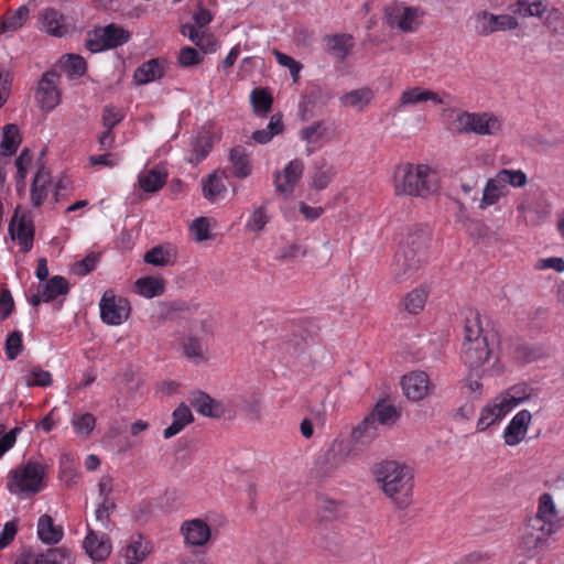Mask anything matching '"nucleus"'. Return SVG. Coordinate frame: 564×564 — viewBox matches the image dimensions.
I'll return each instance as SVG.
<instances>
[{"label":"nucleus","mask_w":564,"mask_h":564,"mask_svg":"<svg viewBox=\"0 0 564 564\" xmlns=\"http://www.w3.org/2000/svg\"><path fill=\"white\" fill-rule=\"evenodd\" d=\"M462 359L476 375H499L503 366L498 354L496 336L481 326L480 315L469 312L465 318Z\"/></svg>","instance_id":"1"},{"label":"nucleus","mask_w":564,"mask_h":564,"mask_svg":"<svg viewBox=\"0 0 564 564\" xmlns=\"http://www.w3.org/2000/svg\"><path fill=\"white\" fill-rule=\"evenodd\" d=\"M375 479L386 497L398 509H406L413 502L414 473L401 462L388 459L373 466Z\"/></svg>","instance_id":"2"},{"label":"nucleus","mask_w":564,"mask_h":564,"mask_svg":"<svg viewBox=\"0 0 564 564\" xmlns=\"http://www.w3.org/2000/svg\"><path fill=\"white\" fill-rule=\"evenodd\" d=\"M397 196L429 197L440 189L437 173L427 164L399 163L392 172Z\"/></svg>","instance_id":"3"},{"label":"nucleus","mask_w":564,"mask_h":564,"mask_svg":"<svg viewBox=\"0 0 564 564\" xmlns=\"http://www.w3.org/2000/svg\"><path fill=\"white\" fill-rule=\"evenodd\" d=\"M451 127L458 133L497 137L502 133L503 118L495 112L453 109Z\"/></svg>","instance_id":"4"},{"label":"nucleus","mask_w":564,"mask_h":564,"mask_svg":"<svg viewBox=\"0 0 564 564\" xmlns=\"http://www.w3.org/2000/svg\"><path fill=\"white\" fill-rule=\"evenodd\" d=\"M555 533V531L528 519L519 528L512 564H527V561L538 557Z\"/></svg>","instance_id":"5"},{"label":"nucleus","mask_w":564,"mask_h":564,"mask_svg":"<svg viewBox=\"0 0 564 564\" xmlns=\"http://www.w3.org/2000/svg\"><path fill=\"white\" fill-rule=\"evenodd\" d=\"M45 466L39 462L30 460L9 473L7 488L13 495L29 497L45 488Z\"/></svg>","instance_id":"6"},{"label":"nucleus","mask_w":564,"mask_h":564,"mask_svg":"<svg viewBox=\"0 0 564 564\" xmlns=\"http://www.w3.org/2000/svg\"><path fill=\"white\" fill-rule=\"evenodd\" d=\"M180 534L186 550L204 553L214 542L217 530L207 518L194 517L181 523Z\"/></svg>","instance_id":"7"},{"label":"nucleus","mask_w":564,"mask_h":564,"mask_svg":"<svg viewBox=\"0 0 564 564\" xmlns=\"http://www.w3.org/2000/svg\"><path fill=\"white\" fill-rule=\"evenodd\" d=\"M68 181L64 177L54 181L50 171L41 167L35 173L30 198L33 207H40L44 204H54L61 199L62 193L67 189Z\"/></svg>","instance_id":"8"},{"label":"nucleus","mask_w":564,"mask_h":564,"mask_svg":"<svg viewBox=\"0 0 564 564\" xmlns=\"http://www.w3.org/2000/svg\"><path fill=\"white\" fill-rule=\"evenodd\" d=\"M399 417V413L393 405L378 404L371 415L365 419L351 432V437L356 443L368 444L376 437L375 423L392 424Z\"/></svg>","instance_id":"9"},{"label":"nucleus","mask_w":564,"mask_h":564,"mask_svg":"<svg viewBox=\"0 0 564 564\" xmlns=\"http://www.w3.org/2000/svg\"><path fill=\"white\" fill-rule=\"evenodd\" d=\"M474 32L478 36H488L496 32L511 31L518 28L519 22L511 14H494L487 10L475 11L470 18Z\"/></svg>","instance_id":"10"},{"label":"nucleus","mask_w":564,"mask_h":564,"mask_svg":"<svg viewBox=\"0 0 564 564\" xmlns=\"http://www.w3.org/2000/svg\"><path fill=\"white\" fill-rule=\"evenodd\" d=\"M101 321L111 326L123 324L130 316L131 306L127 299L106 291L99 303Z\"/></svg>","instance_id":"11"},{"label":"nucleus","mask_w":564,"mask_h":564,"mask_svg":"<svg viewBox=\"0 0 564 564\" xmlns=\"http://www.w3.org/2000/svg\"><path fill=\"white\" fill-rule=\"evenodd\" d=\"M208 333L207 321H195L192 323L188 334L181 339V347L183 354L197 361H206L207 346L204 343V337Z\"/></svg>","instance_id":"12"},{"label":"nucleus","mask_w":564,"mask_h":564,"mask_svg":"<svg viewBox=\"0 0 564 564\" xmlns=\"http://www.w3.org/2000/svg\"><path fill=\"white\" fill-rule=\"evenodd\" d=\"M202 196L209 204H217L228 195V174L223 169H216L202 177Z\"/></svg>","instance_id":"13"},{"label":"nucleus","mask_w":564,"mask_h":564,"mask_svg":"<svg viewBox=\"0 0 564 564\" xmlns=\"http://www.w3.org/2000/svg\"><path fill=\"white\" fill-rule=\"evenodd\" d=\"M68 290L67 280L61 275H55L39 283L35 292L28 296V301L33 307H37L41 303H48L61 295L67 294Z\"/></svg>","instance_id":"14"},{"label":"nucleus","mask_w":564,"mask_h":564,"mask_svg":"<svg viewBox=\"0 0 564 564\" xmlns=\"http://www.w3.org/2000/svg\"><path fill=\"white\" fill-rule=\"evenodd\" d=\"M129 37L128 31L111 24L96 32L94 39L87 42V46L91 52H99L122 45L128 42Z\"/></svg>","instance_id":"15"},{"label":"nucleus","mask_w":564,"mask_h":564,"mask_svg":"<svg viewBox=\"0 0 564 564\" xmlns=\"http://www.w3.org/2000/svg\"><path fill=\"white\" fill-rule=\"evenodd\" d=\"M446 93L435 91L421 86L409 87L404 89L399 98V108L413 107L422 102L431 101L434 105H444L447 102Z\"/></svg>","instance_id":"16"},{"label":"nucleus","mask_w":564,"mask_h":564,"mask_svg":"<svg viewBox=\"0 0 564 564\" xmlns=\"http://www.w3.org/2000/svg\"><path fill=\"white\" fill-rule=\"evenodd\" d=\"M35 98L41 108L46 111L53 110L61 102L58 75L56 73L47 72L42 76Z\"/></svg>","instance_id":"17"},{"label":"nucleus","mask_w":564,"mask_h":564,"mask_svg":"<svg viewBox=\"0 0 564 564\" xmlns=\"http://www.w3.org/2000/svg\"><path fill=\"white\" fill-rule=\"evenodd\" d=\"M532 423V414L528 410L519 411L506 425L502 431V440L505 445L514 447L522 443L529 432Z\"/></svg>","instance_id":"18"},{"label":"nucleus","mask_w":564,"mask_h":564,"mask_svg":"<svg viewBox=\"0 0 564 564\" xmlns=\"http://www.w3.org/2000/svg\"><path fill=\"white\" fill-rule=\"evenodd\" d=\"M432 383L426 372L411 371L401 379V389L405 398L416 402L423 400L430 392Z\"/></svg>","instance_id":"19"},{"label":"nucleus","mask_w":564,"mask_h":564,"mask_svg":"<svg viewBox=\"0 0 564 564\" xmlns=\"http://www.w3.org/2000/svg\"><path fill=\"white\" fill-rule=\"evenodd\" d=\"M510 413L499 395L489 400L480 410L477 422L476 432L482 433L489 427L498 425Z\"/></svg>","instance_id":"20"},{"label":"nucleus","mask_w":564,"mask_h":564,"mask_svg":"<svg viewBox=\"0 0 564 564\" xmlns=\"http://www.w3.org/2000/svg\"><path fill=\"white\" fill-rule=\"evenodd\" d=\"M83 547L93 562H104L111 554L112 543L108 534L88 529Z\"/></svg>","instance_id":"21"},{"label":"nucleus","mask_w":564,"mask_h":564,"mask_svg":"<svg viewBox=\"0 0 564 564\" xmlns=\"http://www.w3.org/2000/svg\"><path fill=\"white\" fill-rule=\"evenodd\" d=\"M9 234L13 240H18L23 251H29L33 246V225L28 215L15 209L9 224Z\"/></svg>","instance_id":"22"},{"label":"nucleus","mask_w":564,"mask_h":564,"mask_svg":"<svg viewBox=\"0 0 564 564\" xmlns=\"http://www.w3.org/2000/svg\"><path fill=\"white\" fill-rule=\"evenodd\" d=\"M423 15L424 11L419 8L400 7L389 13L388 21L403 32H415L422 24Z\"/></svg>","instance_id":"23"},{"label":"nucleus","mask_w":564,"mask_h":564,"mask_svg":"<svg viewBox=\"0 0 564 564\" xmlns=\"http://www.w3.org/2000/svg\"><path fill=\"white\" fill-rule=\"evenodd\" d=\"M152 553L151 541L142 534L131 535L122 547L120 556L123 564H141Z\"/></svg>","instance_id":"24"},{"label":"nucleus","mask_w":564,"mask_h":564,"mask_svg":"<svg viewBox=\"0 0 564 564\" xmlns=\"http://www.w3.org/2000/svg\"><path fill=\"white\" fill-rule=\"evenodd\" d=\"M529 519L555 532L561 529L556 505L553 497L546 492L540 496L536 513Z\"/></svg>","instance_id":"25"},{"label":"nucleus","mask_w":564,"mask_h":564,"mask_svg":"<svg viewBox=\"0 0 564 564\" xmlns=\"http://www.w3.org/2000/svg\"><path fill=\"white\" fill-rule=\"evenodd\" d=\"M304 164L300 160L290 161L286 166L274 176V185L278 192L291 195L302 178Z\"/></svg>","instance_id":"26"},{"label":"nucleus","mask_w":564,"mask_h":564,"mask_svg":"<svg viewBox=\"0 0 564 564\" xmlns=\"http://www.w3.org/2000/svg\"><path fill=\"white\" fill-rule=\"evenodd\" d=\"M300 139L306 143L307 151L314 152L330 139V127L326 121H316L299 132Z\"/></svg>","instance_id":"27"},{"label":"nucleus","mask_w":564,"mask_h":564,"mask_svg":"<svg viewBox=\"0 0 564 564\" xmlns=\"http://www.w3.org/2000/svg\"><path fill=\"white\" fill-rule=\"evenodd\" d=\"M215 137L207 130H202L191 140V150L186 154V161L193 165L202 163L210 153Z\"/></svg>","instance_id":"28"},{"label":"nucleus","mask_w":564,"mask_h":564,"mask_svg":"<svg viewBox=\"0 0 564 564\" xmlns=\"http://www.w3.org/2000/svg\"><path fill=\"white\" fill-rule=\"evenodd\" d=\"M509 195V188L505 186L501 178L497 174L489 177L481 193V198L478 204V208L485 210L496 204H498L502 198Z\"/></svg>","instance_id":"29"},{"label":"nucleus","mask_w":564,"mask_h":564,"mask_svg":"<svg viewBox=\"0 0 564 564\" xmlns=\"http://www.w3.org/2000/svg\"><path fill=\"white\" fill-rule=\"evenodd\" d=\"M228 161L230 163V173L234 177L243 180L251 175L252 163L250 154L243 147H234L229 151Z\"/></svg>","instance_id":"30"},{"label":"nucleus","mask_w":564,"mask_h":564,"mask_svg":"<svg viewBox=\"0 0 564 564\" xmlns=\"http://www.w3.org/2000/svg\"><path fill=\"white\" fill-rule=\"evenodd\" d=\"M332 98L330 93L324 88L316 86L307 95H305L299 105V116L302 121L310 120L314 115V108L317 105H326Z\"/></svg>","instance_id":"31"},{"label":"nucleus","mask_w":564,"mask_h":564,"mask_svg":"<svg viewBox=\"0 0 564 564\" xmlns=\"http://www.w3.org/2000/svg\"><path fill=\"white\" fill-rule=\"evenodd\" d=\"M39 28L43 32L58 37L65 35L67 32V25L63 14L55 9H45L42 11L39 19Z\"/></svg>","instance_id":"32"},{"label":"nucleus","mask_w":564,"mask_h":564,"mask_svg":"<svg viewBox=\"0 0 564 564\" xmlns=\"http://www.w3.org/2000/svg\"><path fill=\"white\" fill-rule=\"evenodd\" d=\"M420 259L408 257L406 253H398L391 267V273L397 282L406 281L419 268Z\"/></svg>","instance_id":"33"},{"label":"nucleus","mask_w":564,"mask_h":564,"mask_svg":"<svg viewBox=\"0 0 564 564\" xmlns=\"http://www.w3.org/2000/svg\"><path fill=\"white\" fill-rule=\"evenodd\" d=\"M165 291V281L160 276H142L134 283V292L142 297L153 299Z\"/></svg>","instance_id":"34"},{"label":"nucleus","mask_w":564,"mask_h":564,"mask_svg":"<svg viewBox=\"0 0 564 564\" xmlns=\"http://www.w3.org/2000/svg\"><path fill=\"white\" fill-rule=\"evenodd\" d=\"M191 409L181 403L172 414V423L163 431L164 438H171L178 434L186 425L193 422Z\"/></svg>","instance_id":"35"},{"label":"nucleus","mask_w":564,"mask_h":564,"mask_svg":"<svg viewBox=\"0 0 564 564\" xmlns=\"http://www.w3.org/2000/svg\"><path fill=\"white\" fill-rule=\"evenodd\" d=\"M176 254L177 252L174 246L162 245L149 250L144 254V262L155 267H165L174 262Z\"/></svg>","instance_id":"36"},{"label":"nucleus","mask_w":564,"mask_h":564,"mask_svg":"<svg viewBox=\"0 0 564 564\" xmlns=\"http://www.w3.org/2000/svg\"><path fill=\"white\" fill-rule=\"evenodd\" d=\"M532 388L527 384H517L506 391L499 393V398L502 399L509 411L527 402L532 397Z\"/></svg>","instance_id":"37"},{"label":"nucleus","mask_w":564,"mask_h":564,"mask_svg":"<svg viewBox=\"0 0 564 564\" xmlns=\"http://www.w3.org/2000/svg\"><path fill=\"white\" fill-rule=\"evenodd\" d=\"M21 381L29 388H45L52 384V375L40 366H29L21 370Z\"/></svg>","instance_id":"38"},{"label":"nucleus","mask_w":564,"mask_h":564,"mask_svg":"<svg viewBox=\"0 0 564 564\" xmlns=\"http://www.w3.org/2000/svg\"><path fill=\"white\" fill-rule=\"evenodd\" d=\"M372 98L373 91L370 88L364 87L343 95L339 100L344 107L362 110L371 102Z\"/></svg>","instance_id":"39"},{"label":"nucleus","mask_w":564,"mask_h":564,"mask_svg":"<svg viewBox=\"0 0 564 564\" xmlns=\"http://www.w3.org/2000/svg\"><path fill=\"white\" fill-rule=\"evenodd\" d=\"M37 534L42 542L55 544L62 539L63 530L54 525L53 519L50 516L43 514L37 521Z\"/></svg>","instance_id":"40"},{"label":"nucleus","mask_w":564,"mask_h":564,"mask_svg":"<svg viewBox=\"0 0 564 564\" xmlns=\"http://www.w3.org/2000/svg\"><path fill=\"white\" fill-rule=\"evenodd\" d=\"M192 405L204 416L219 417L224 413V409L219 402L202 392L194 395Z\"/></svg>","instance_id":"41"},{"label":"nucleus","mask_w":564,"mask_h":564,"mask_svg":"<svg viewBox=\"0 0 564 564\" xmlns=\"http://www.w3.org/2000/svg\"><path fill=\"white\" fill-rule=\"evenodd\" d=\"M29 9L21 6L17 11L6 15L0 22V35L11 36L17 32L28 20Z\"/></svg>","instance_id":"42"},{"label":"nucleus","mask_w":564,"mask_h":564,"mask_svg":"<svg viewBox=\"0 0 564 564\" xmlns=\"http://www.w3.org/2000/svg\"><path fill=\"white\" fill-rule=\"evenodd\" d=\"M354 42L350 35L338 34L326 39L328 52L337 59L343 61L352 48Z\"/></svg>","instance_id":"43"},{"label":"nucleus","mask_w":564,"mask_h":564,"mask_svg":"<svg viewBox=\"0 0 564 564\" xmlns=\"http://www.w3.org/2000/svg\"><path fill=\"white\" fill-rule=\"evenodd\" d=\"M166 180V174L158 169L143 171L139 173L138 182L140 187L148 193L159 191Z\"/></svg>","instance_id":"44"},{"label":"nucleus","mask_w":564,"mask_h":564,"mask_svg":"<svg viewBox=\"0 0 564 564\" xmlns=\"http://www.w3.org/2000/svg\"><path fill=\"white\" fill-rule=\"evenodd\" d=\"M37 564H72L73 553L65 546L50 549L44 553H35Z\"/></svg>","instance_id":"45"},{"label":"nucleus","mask_w":564,"mask_h":564,"mask_svg":"<svg viewBox=\"0 0 564 564\" xmlns=\"http://www.w3.org/2000/svg\"><path fill=\"white\" fill-rule=\"evenodd\" d=\"M21 143L19 128L15 124H6L2 129V140L0 151L2 155H12Z\"/></svg>","instance_id":"46"},{"label":"nucleus","mask_w":564,"mask_h":564,"mask_svg":"<svg viewBox=\"0 0 564 564\" xmlns=\"http://www.w3.org/2000/svg\"><path fill=\"white\" fill-rule=\"evenodd\" d=\"M335 169L333 165L322 162L315 167L310 176V184L313 188L321 191L328 186L333 177L335 176Z\"/></svg>","instance_id":"47"},{"label":"nucleus","mask_w":564,"mask_h":564,"mask_svg":"<svg viewBox=\"0 0 564 564\" xmlns=\"http://www.w3.org/2000/svg\"><path fill=\"white\" fill-rule=\"evenodd\" d=\"M270 214L264 206L253 207L246 221L245 228L252 234H260L263 231L270 221Z\"/></svg>","instance_id":"48"},{"label":"nucleus","mask_w":564,"mask_h":564,"mask_svg":"<svg viewBox=\"0 0 564 564\" xmlns=\"http://www.w3.org/2000/svg\"><path fill=\"white\" fill-rule=\"evenodd\" d=\"M272 252L279 260H293L305 254V250L300 245L283 239L274 242Z\"/></svg>","instance_id":"49"},{"label":"nucleus","mask_w":564,"mask_h":564,"mask_svg":"<svg viewBox=\"0 0 564 564\" xmlns=\"http://www.w3.org/2000/svg\"><path fill=\"white\" fill-rule=\"evenodd\" d=\"M59 65L69 78H78L86 72V62L79 55L66 54L61 57Z\"/></svg>","instance_id":"50"},{"label":"nucleus","mask_w":564,"mask_h":564,"mask_svg":"<svg viewBox=\"0 0 564 564\" xmlns=\"http://www.w3.org/2000/svg\"><path fill=\"white\" fill-rule=\"evenodd\" d=\"M496 174L508 188H523L529 183L527 173L521 169H501Z\"/></svg>","instance_id":"51"},{"label":"nucleus","mask_w":564,"mask_h":564,"mask_svg":"<svg viewBox=\"0 0 564 564\" xmlns=\"http://www.w3.org/2000/svg\"><path fill=\"white\" fill-rule=\"evenodd\" d=\"M547 11L546 0H518L516 12L523 18H542Z\"/></svg>","instance_id":"52"},{"label":"nucleus","mask_w":564,"mask_h":564,"mask_svg":"<svg viewBox=\"0 0 564 564\" xmlns=\"http://www.w3.org/2000/svg\"><path fill=\"white\" fill-rule=\"evenodd\" d=\"M283 130V122L281 117L272 116L267 128L257 130L252 133V140L259 144H265L280 134Z\"/></svg>","instance_id":"53"},{"label":"nucleus","mask_w":564,"mask_h":564,"mask_svg":"<svg viewBox=\"0 0 564 564\" xmlns=\"http://www.w3.org/2000/svg\"><path fill=\"white\" fill-rule=\"evenodd\" d=\"M162 75V67L156 59H151L142 64L134 73V80L140 84H148L160 78Z\"/></svg>","instance_id":"54"},{"label":"nucleus","mask_w":564,"mask_h":564,"mask_svg":"<svg viewBox=\"0 0 564 564\" xmlns=\"http://www.w3.org/2000/svg\"><path fill=\"white\" fill-rule=\"evenodd\" d=\"M212 226H213L212 218L202 216V217L195 218L191 223V225L188 227V231H189L191 237L196 242H203V241L208 240L212 237V232H210Z\"/></svg>","instance_id":"55"},{"label":"nucleus","mask_w":564,"mask_h":564,"mask_svg":"<svg viewBox=\"0 0 564 564\" xmlns=\"http://www.w3.org/2000/svg\"><path fill=\"white\" fill-rule=\"evenodd\" d=\"M74 432L77 436L87 437L96 426V417L91 413L74 414L70 420Z\"/></svg>","instance_id":"56"},{"label":"nucleus","mask_w":564,"mask_h":564,"mask_svg":"<svg viewBox=\"0 0 564 564\" xmlns=\"http://www.w3.org/2000/svg\"><path fill=\"white\" fill-rule=\"evenodd\" d=\"M426 300L427 291L424 288H417L405 295L403 306L410 314H417L424 308Z\"/></svg>","instance_id":"57"},{"label":"nucleus","mask_w":564,"mask_h":564,"mask_svg":"<svg viewBox=\"0 0 564 564\" xmlns=\"http://www.w3.org/2000/svg\"><path fill=\"white\" fill-rule=\"evenodd\" d=\"M253 111L259 117H264L272 106V96L267 89H253L250 94Z\"/></svg>","instance_id":"58"},{"label":"nucleus","mask_w":564,"mask_h":564,"mask_svg":"<svg viewBox=\"0 0 564 564\" xmlns=\"http://www.w3.org/2000/svg\"><path fill=\"white\" fill-rule=\"evenodd\" d=\"M75 460L72 453H65L59 458V479L67 485H72L77 476Z\"/></svg>","instance_id":"59"},{"label":"nucleus","mask_w":564,"mask_h":564,"mask_svg":"<svg viewBox=\"0 0 564 564\" xmlns=\"http://www.w3.org/2000/svg\"><path fill=\"white\" fill-rule=\"evenodd\" d=\"M273 55L280 66L286 67L290 70L293 82L297 83L300 79V73L303 68L302 64L295 61L292 56L278 50L273 51Z\"/></svg>","instance_id":"60"},{"label":"nucleus","mask_w":564,"mask_h":564,"mask_svg":"<svg viewBox=\"0 0 564 564\" xmlns=\"http://www.w3.org/2000/svg\"><path fill=\"white\" fill-rule=\"evenodd\" d=\"M22 351V334L18 330L8 335L6 340V352L10 360H14Z\"/></svg>","instance_id":"61"},{"label":"nucleus","mask_w":564,"mask_h":564,"mask_svg":"<svg viewBox=\"0 0 564 564\" xmlns=\"http://www.w3.org/2000/svg\"><path fill=\"white\" fill-rule=\"evenodd\" d=\"M534 268L540 271L553 270L557 273L564 272V259L561 257L540 258Z\"/></svg>","instance_id":"62"},{"label":"nucleus","mask_w":564,"mask_h":564,"mask_svg":"<svg viewBox=\"0 0 564 564\" xmlns=\"http://www.w3.org/2000/svg\"><path fill=\"white\" fill-rule=\"evenodd\" d=\"M200 61L202 55L199 52L189 46L183 47L178 54V62L184 67L197 65L200 63Z\"/></svg>","instance_id":"63"},{"label":"nucleus","mask_w":564,"mask_h":564,"mask_svg":"<svg viewBox=\"0 0 564 564\" xmlns=\"http://www.w3.org/2000/svg\"><path fill=\"white\" fill-rule=\"evenodd\" d=\"M484 375H476L475 371L469 370V375L465 380V388L470 398H479L482 394V383L479 378Z\"/></svg>","instance_id":"64"}]
</instances>
